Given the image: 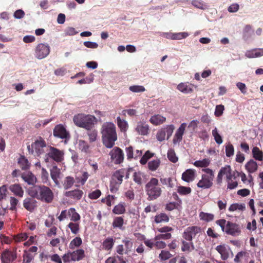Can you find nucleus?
I'll return each instance as SVG.
<instances>
[{
	"instance_id": "f257e3e1",
	"label": "nucleus",
	"mask_w": 263,
	"mask_h": 263,
	"mask_svg": "<svg viewBox=\"0 0 263 263\" xmlns=\"http://www.w3.org/2000/svg\"><path fill=\"white\" fill-rule=\"evenodd\" d=\"M102 141L107 148H111L117 140L116 125L111 122L104 123L101 127Z\"/></svg>"
},
{
	"instance_id": "f03ea898",
	"label": "nucleus",
	"mask_w": 263,
	"mask_h": 263,
	"mask_svg": "<svg viewBox=\"0 0 263 263\" xmlns=\"http://www.w3.org/2000/svg\"><path fill=\"white\" fill-rule=\"evenodd\" d=\"M28 193L32 197L36 198L46 202H50L53 197L51 190L44 185L33 186L29 189Z\"/></svg>"
},
{
	"instance_id": "7ed1b4c3",
	"label": "nucleus",
	"mask_w": 263,
	"mask_h": 263,
	"mask_svg": "<svg viewBox=\"0 0 263 263\" xmlns=\"http://www.w3.org/2000/svg\"><path fill=\"white\" fill-rule=\"evenodd\" d=\"M145 191L147 196V200H154L160 197L162 190L160 187L158 179L152 178L145 185Z\"/></svg>"
},
{
	"instance_id": "20e7f679",
	"label": "nucleus",
	"mask_w": 263,
	"mask_h": 263,
	"mask_svg": "<svg viewBox=\"0 0 263 263\" xmlns=\"http://www.w3.org/2000/svg\"><path fill=\"white\" fill-rule=\"evenodd\" d=\"M49 146H47L45 140L39 137L30 145L27 146V149L30 154L40 158H42L47 154Z\"/></svg>"
},
{
	"instance_id": "39448f33",
	"label": "nucleus",
	"mask_w": 263,
	"mask_h": 263,
	"mask_svg": "<svg viewBox=\"0 0 263 263\" xmlns=\"http://www.w3.org/2000/svg\"><path fill=\"white\" fill-rule=\"evenodd\" d=\"M96 120L94 116L82 113L76 115L73 118V121L76 125L86 130H90L93 127Z\"/></svg>"
},
{
	"instance_id": "423d86ee",
	"label": "nucleus",
	"mask_w": 263,
	"mask_h": 263,
	"mask_svg": "<svg viewBox=\"0 0 263 263\" xmlns=\"http://www.w3.org/2000/svg\"><path fill=\"white\" fill-rule=\"evenodd\" d=\"M64 153L55 147L49 146V151L43 157V161L45 163H49L55 161L57 163L62 162L64 160Z\"/></svg>"
},
{
	"instance_id": "0eeeda50",
	"label": "nucleus",
	"mask_w": 263,
	"mask_h": 263,
	"mask_svg": "<svg viewBox=\"0 0 263 263\" xmlns=\"http://www.w3.org/2000/svg\"><path fill=\"white\" fill-rule=\"evenodd\" d=\"M126 173L124 169L116 171L111 177L110 182L109 190L111 193H116L118 191L120 185L123 181V178Z\"/></svg>"
},
{
	"instance_id": "6e6552de",
	"label": "nucleus",
	"mask_w": 263,
	"mask_h": 263,
	"mask_svg": "<svg viewBox=\"0 0 263 263\" xmlns=\"http://www.w3.org/2000/svg\"><path fill=\"white\" fill-rule=\"evenodd\" d=\"M206 174L202 175L201 179L197 183L198 187L205 189L210 188L213 185V180L214 177L213 172L209 168L204 169Z\"/></svg>"
},
{
	"instance_id": "1a4fd4ad",
	"label": "nucleus",
	"mask_w": 263,
	"mask_h": 263,
	"mask_svg": "<svg viewBox=\"0 0 263 263\" xmlns=\"http://www.w3.org/2000/svg\"><path fill=\"white\" fill-rule=\"evenodd\" d=\"M201 229L197 226L187 227L183 234V237L188 241H191L197 235L201 233Z\"/></svg>"
},
{
	"instance_id": "9d476101",
	"label": "nucleus",
	"mask_w": 263,
	"mask_h": 263,
	"mask_svg": "<svg viewBox=\"0 0 263 263\" xmlns=\"http://www.w3.org/2000/svg\"><path fill=\"white\" fill-rule=\"evenodd\" d=\"M35 55L39 59H42L46 57L50 53V47L47 44H39L36 47Z\"/></svg>"
},
{
	"instance_id": "9b49d317",
	"label": "nucleus",
	"mask_w": 263,
	"mask_h": 263,
	"mask_svg": "<svg viewBox=\"0 0 263 263\" xmlns=\"http://www.w3.org/2000/svg\"><path fill=\"white\" fill-rule=\"evenodd\" d=\"M111 159L116 164L121 163L124 159V154L122 149L119 147L114 148L110 152Z\"/></svg>"
},
{
	"instance_id": "f8f14e48",
	"label": "nucleus",
	"mask_w": 263,
	"mask_h": 263,
	"mask_svg": "<svg viewBox=\"0 0 263 263\" xmlns=\"http://www.w3.org/2000/svg\"><path fill=\"white\" fill-rule=\"evenodd\" d=\"M53 135L55 137L65 139V140L70 138L69 133L62 124H59L55 126L53 131Z\"/></svg>"
},
{
	"instance_id": "ddd939ff",
	"label": "nucleus",
	"mask_w": 263,
	"mask_h": 263,
	"mask_svg": "<svg viewBox=\"0 0 263 263\" xmlns=\"http://www.w3.org/2000/svg\"><path fill=\"white\" fill-rule=\"evenodd\" d=\"M135 130L139 135L147 136L150 133L149 126L145 121H139L137 123Z\"/></svg>"
},
{
	"instance_id": "4468645a",
	"label": "nucleus",
	"mask_w": 263,
	"mask_h": 263,
	"mask_svg": "<svg viewBox=\"0 0 263 263\" xmlns=\"http://www.w3.org/2000/svg\"><path fill=\"white\" fill-rule=\"evenodd\" d=\"M225 232L228 234L235 236L240 233V229L238 224L228 221L226 224Z\"/></svg>"
},
{
	"instance_id": "2eb2a0df",
	"label": "nucleus",
	"mask_w": 263,
	"mask_h": 263,
	"mask_svg": "<svg viewBox=\"0 0 263 263\" xmlns=\"http://www.w3.org/2000/svg\"><path fill=\"white\" fill-rule=\"evenodd\" d=\"M216 250L220 254L222 260L227 259L232 253L229 247L225 245H221L216 247Z\"/></svg>"
},
{
	"instance_id": "dca6fc26",
	"label": "nucleus",
	"mask_w": 263,
	"mask_h": 263,
	"mask_svg": "<svg viewBox=\"0 0 263 263\" xmlns=\"http://www.w3.org/2000/svg\"><path fill=\"white\" fill-rule=\"evenodd\" d=\"M16 258V254L14 252L9 250L5 251L1 255L2 263H11Z\"/></svg>"
},
{
	"instance_id": "f3484780",
	"label": "nucleus",
	"mask_w": 263,
	"mask_h": 263,
	"mask_svg": "<svg viewBox=\"0 0 263 263\" xmlns=\"http://www.w3.org/2000/svg\"><path fill=\"white\" fill-rule=\"evenodd\" d=\"M186 124L185 123H182L178 129L177 130L173 138L174 144L179 143L182 140V136L184 133Z\"/></svg>"
},
{
	"instance_id": "a211bd4d",
	"label": "nucleus",
	"mask_w": 263,
	"mask_h": 263,
	"mask_svg": "<svg viewBox=\"0 0 263 263\" xmlns=\"http://www.w3.org/2000/svg\"><path fill=\"white\" fill-rule=\"evenodd\" d=\"M237 176H238V173H236ZM236 173L234 172H232L231 171L230 174L228 175L227 177V182H228V188L231 190L235 188L237 185V182L236 180Z\"/></svg>"
},
{
	"instance_id": "6ab92c4d",
	"label": "nucleus",
	"mask_w": 263,
	"mask_h": 263,
	"mask_svg": "<svg viewBox=\"0 0 263 263\" xmlns=\"http://www.w3.org/2000/svg\"><path fill=\"white\" fill-rule=\"evenodd\" d=\"M177 89L183 93H190L193 91V85L188 83H180L177 87Z\"/></svg>"
},
{
	"instance_id": "aec40b11",
	"label": "nucleus",
	"mask_w": 263,
	"mask_h": 263,
	"mask_svg": "<svg viewBox=\"0 0 263 263\" xmlns=\"http://www.w3.org/2000/svg\"><path fill=\"white\" fill-rule=\"evenodd\" d=\"M21 176L23 179L28 184L33 185L36 182V177L30 172L23 173Z\"/></svg>"
},
{
	"instance_id": "412c9836",
	"label": "nucleus",
	"mask_w": 263,
	"mask_h": 263,
	"mask_svg": "<svg viewBox=\"0 0 263 263\" xmlns=\"http://www.w3.org/2000/svg\"><path fill=\"white\" fill-rule=\"evenodd\" d=\"M36 201L33 198H27L24 200L23 206L28 211L32 212L36 207Z\"/></svg>"
},
{
	"instance_id": "4be33fe9",
	"label": "nucleus",
	"mask_w": 263,
	"mask_h": 263,
	"mask_svg": "<svg viewBox=\"0 0 263 263\" xmlns=\"http://www.w3.org/2000/svg\"><path fill=\"white\" fill-rule=\"evenodd\" d=\"M83 194V191L80 190H74L65 193L66 196L76 200H80L82 198Z\"/></svg>"
},
{
	"instance_id": "5701e85b",
	"label": "nucleus",
	"mask_w": 263,
	"mask_h": 263,
	"mask_svg": "<svg viewBox=\"0 0 263 263\" xmlns=\"http://www.w3.org/2000/svg\"><path fill=\"white\" fill-rule=\"evenodd\" d=\"M61 175L60 168H58L57 165L54 166L51 170V177L57 186L60 185L58 179L61 178Z\"/></svg>"
},
{
	"instance_id": "b1692460",
	"label": "nucleus",
	"mask_w": 263,
	"mask_h": 263,
	"mask_svg": "<svg viewBox=\"0 0 263 263\" xmlns=\"http://www.w3.org/2000/svg\"><path fill=\"white\" fill-rule=\"evenodd\" d=\"M195 177V171L192 169H188L184 172L182 175V179L187 182H189L193 181Z\"/></svg>"
},
{
	"instance_id": "393cba45",
	"label": "nucleus",
	"mask_w": 263,
	"mask_h": 263,
	"mask_svg": "<svg viewBox=\"0 0 263 263\" xmlns=\"http://www.w3.org/2000/svg\"><path fill=\"white\" fill-rule=\"evenodd\" d=\"M165 121L166 118L159 114L152 116L149 119V122L156 126L163 124Z\"/></svg>"
},
{
	"instance_id": "a878e982",
	"label": "nucleus",
	"mask_w": 263,
	"mask_h": 263,
	"mask_svg": "<svg viewBox=\"0 0 263 263\" xmlns=\"http://www.w3.org/2000/svg\"><path fill=\"white\" fill-rule=\"evenodd\" d=\"M84 256V251L83 249H78L71 252V260L79 261L82 259Z\"/></svg>"
},
{
	"instance_id": "bb28decb",
	"label": "nucleus",
	"mask_w": 263,
	"mask_h": 263,
	"mask_svg": "<svg viewBox=\"0 0 263 263\" xmlns=\"http://www.w3.org/2000/svg\"><path fill=\"white\" fill-rule=\"evenodd\" d=\"M68 218L71 221H78L80 219V215L76 212L74 208H71L67 210Z\"/></svg>"
},
{
	"instance_id": "cd10ccee",
	"label": "nucleus",
	"mask_w": 263,
	"mask_h": 263,
	"mask_svg": "<svg viewBox=\"0 0 263 263\" xmlns=\"http://www.w3.org/2000/svg\"><path fill=\"white\" fill-rule=\"evenodd\" d=\"M231 171H231L229 165L221 169V170L219 171L218 176H217V183H220L221 182L222 177L223 175H226V177L227 178L228 175L230 174L231 173Z\"/></svg>"
},
{
	"instance_id": "c85d7f7f",
	"label": "nucleus",
	"mask_w": 263,
	"mask_h": 263,
	"mask_svg": "<svg viewBox=\"0 0 263 263\" xmlns=\"http://www.w3.org/2000/svg\"><path fill=\"white\" fill-rule=\"evenodd\" d=\"M9 189L15 195L19 197H23L24 194V191L22 187L17 184L11 185L9 187Z\"/></svg>"
},
{
	"instance_id": "c756f323",
	"label": "nucleus",
	"mask_w": 263,
	"mask_h": 263,
	"mask_svg": "<svg viewBox=\"0 0 263 263\" xmlns=\"http://www.w3.org/2000/svg\"><path fill=\"white\" fill-rule=\"evenodd\" d=\"M115 240L111 237H108L106 238L102 243V249L107 251L111 250L115 243Z\"/></svg>"
},
{
	"instance_id": "7c9ffc66",
	"label": "nucleus",
	"mask_w": 263,
	"mask_h": 263,
	"mask_svg": "<svg viewBox=\"0 0 263 263\" xmlns=\"http://www.w3.org/2000/svg\"><path fill=\"white\" fill-rule=\"evenodd\" d=\"M67 227L70 230L71 233L74 235L77 234L80 231V224L78 221H71L67 225Z\"/></svg>"
},
{
	"instance_id": "2f4dec72",
	"label": "nucleus",
	"mask_w": 263,
	"mask_h": 263,
	"mask_svg": "<svg viewBox=\"0 0 263 263\" xmlns=\"http://www.w3.org/2000/svg\"><path fill=\"white\" fill-rule=\"evenodd\" d=\"M117 125L121 132H125L127 130L128 125L127 121L121 119L120 117L117 118Z\"/></svg>"
},
{
	"instance_id": "473e14b6",
	"label": "nucleus",
	"mask_w": 263,
	"mask_h": 263,
	"mask_svg": "<svg viewBox=\"0 0 263 263\" xmlns=\"http://www.w3.org/2000/svg\"><path fill=\"white\" fill-rule=\"evenodd\" d=\"M145 175L140 172H135L133 175V179L134 181L138 184H141L144 181Z\"/></svg>"
},
{
	"instance_id": "72a5a7b5",
	"label": "nucleus",
	"mask_w": 263,
	"mask_h": 263,
	"mask_svg": "<svg viewBox=\"0 0 263 263\" xmlns=\"http://www.w3.org/2000/svg\"><path fill=\"white\" fill-rule=\"evenodd\" d=\"M169 221L168 216L165 213H160L155 217V221L157 223L167 222Z\"/></svg>"
},
{
	"instance_id": "f704fd0d",
	"label": "nucleus",
	"mask_w": 263,
	"mask_h": 263,
	"mask_svg": "<svg viewBox=\"0 0 263 263\" xmlns=\"http://www.w3.org/2000/svg\"><path fill=\"white\" fill-rule=\"evenodd\" d=\"M192 4L195 7L201 10H205L208 8L206 4L201 0H193L192 2Z\"/></svg>"
},
{
	"instance_id": "c9c22d12",
	"label": "nucleus",
	"mask_w": 263,
	"mask_h": 263,
	"mask_svg": "<svg viewBox=\"0 0 263 263\" xmlns=\"http://www.w3.org/2000/svg\"><path fill=\"white\" fill-rule=\"evenodd\" d=\"M253 158L256 160L261 161L263 158V153L257 147H254L252 149Z\"/></svg>"
},
{
	"instance_id": "e433bc0d",
	"label": "nucleus",
	"mask_w": 263,
	"mask_h": 263,
	"mask_svg": "<svg viewBox=\"0 0 263 263\" xmlns=\"http://www.w3.org/2000/svg\"><path fill=\"white\" fill-rule=\"evenodd\" d=\"M246 206L245 204L242 203H233L230 205L229 210L231 212L238 210L239 211H243L245 210Z\"/></svg>"
},
{
	"instance_id": "4c0bfd02",
	"label": "nucleus",
	"mask_w": 263,
	"mask_h": 263,
	"mask_svg": "<svg viewBox=\"0 0 263 263\" xmlns=\"http://www.w3.org/2000/svg\"><path fill=\"white\" fill-rule=\"evenodd\" d=\"M82 243V240L79 237H76L72 239L69 243V247L71 249H73L75 248L79 247Z\"/></svg>"
},
{
	"instance_id": "58836bf2",
	"label": "nucleus",
	"mask_w": 263,
	"mask_h": 263,
	"mask_svg": "<svg viewBox=\"0 0 263 263\" xmlns=\"http://www.w3.org/2000/svg\"><path fill=\"white\" fill-rule=\"evenodd\" d=\"M191 189L190 187L183 186H179L177 187V191L180 195H187L191 193Z\"/></svg>"
},
{
	"instance_id": "ea45409f",
	"label": "nucleus",
	"mask_w": 263,
	"mask_h": 263,
	"mask_svg": "<svg viewBox=\"0 0 263 263\" xmlns=\"http://www.w3.org/2000/svg\"><path fill=\"white\" fill-rule=\"evenodd\" d=\"M74 182L73 178L70 176L66 177L64 181L63 186L65 189H68L73 185Z\"/></svg>"
},
{
	"instance_id": "a19ab883",
	"label": "nucleus",
	"mask_w": 263,
	"mask_h": 263,
	"mask_svg": "<svg viewBox=\"0 0 263 263\" xmlns=\"http://www.w3.org/2000/svg\"><path fill=\"white\" fill-rule=\"evenodd\" d=\"M173 255L168 251L162 250L159 255V258L162 261H165L171 258Z\"/></svg>"
},
{
	"instance_id": "79ce46f5",
	"label": "nucleus",
	"mask_w": 263,
	"mask_h": 263,
	"mask_svg": "<svg viewBox=\"0 0 263 263\" xmlns=\"http://www.w3.org/2000/svg\"><path fill=\"white\" fill-rule=\"evenodd\" d=\"M122 242L124 243L125 246V254H127L128 252H130L132 249L133 248V243L132 241L130 239L125 238L122 240Z\"/></svg>"
},
{
	"instance_id": "37998d69",
	"label": "nucleus",
	"mask_w": 263,
	"mask_h": 263,
	"mask_svg": "<svg viewBox=\"0 0 263 263\" xmlns=\"http://www.w3.org/2000/svg\"><path fill=\"white\" fill-rule=\"evenodd\" d=\"M154 155V153H151L149 151H146L140 160L141 164H145L148 160L151 158Z\"/></svg>"
},
{
	"instance_id": "c03bdc74",
	"label": "nucleus",
	"mask_w": 263,
	"mask_h": 263,
	"mask_svg": "<svg viewBox=\"0 0 263 263\" xmlns=\"http://www.w3.org/2000/svg\"><path fill=\"white\" fill-rule=\"evenodd\" d=\"M199 217L201 220L210 221L213 219L214 215L211 213H207L202 212L199 214Z\"/></svg>"
},
{
	"instance_id": "a18cd8bd",
	"label": "nucleus",
	"mask_w": 263,
	"mask_h": 263,
	"mask_svg": "<svg viewBox=\"0 0 263 263\" xmlns=\"http://www.w3.org/2000/svg\"><path fill=\"white\" fill-rule=\"evenodd\" d=\"M124 223V220L121 217H116L112 222L114 228H119L121 229Z\"/></svg>"
},
{
	"instance_id": "49530a36",
	"label": "nucleus",
	"mask_w": 263,
	"mask_h": 263,
	"mask_svg": "<svg viewBox=\"0 0 263 263\" xmlns=\"http://www.w3.org/2000/svg\"><path fill=\"white\" fill-rule=\"evenodd\" d=\"M112 211L116 214H122L125 212V208L123 204H118L114 207Z\"/></svg>"
},
{
	"instance_id": "de8ad7c7",
	"label": "nucleus",
	"mask_w": 263,
	"mask_h": 263,
	"mask_svg": "<svg viewBox=\"0 0 263 263\" xmlns=\"http://www.w3.org/2000/svg\"><path fill=\"white\" fill-rule=\"evenodd\" d=\"M194 249L193 243H189L185 241H182L181 250L183 252H190Z\"/></svg>"
},
{
	"instance_id": "09e8293b",
	"label": "nucleus",
	"mask_w": 263,
	"mask_h": 263,
	"mask_svg": "<svg viewBox=\"0 0 263 263\" xmlns=\"http://www.w3.org/2000/svg\"><path fill=\"white\" fill-rule=\"evenodd\" d=\"M160 181L162 184L166 185L170 188H173L174 186L172 179L170 177L164 178H161Z\"/></svg>"
},
{
	"instance_id": "8fccbe9b",
	"label": "nucleus",
	"mask_w": 263,
	"mask_h": 263,
	"mask_svg": "<svg viewBox=\"0 0 263 263\" xmlns=\"http://www.w3.org/2000/svg\"><path fill=\"white\" fill-rule=\"evenodd\" d=\"M115 197L114 195H108L105 198L102 199V202L105 203L108 206L114 203Z\"/></svg>"
},
{
	"instance_id": "3c124183",
	"label": "nucleus",
	"mask_w": 263,
	"mask_h": 263,
	"mask_svg": "<svg viewBox=\"0 0 263 263\" xmlns=\"http://www.w3.org/2000/svg\"><path fill=\"white\" fill-rule=\"evenodd\" d=\"M129 89L133 92H141L145 91L144 86L141 85H133L129 87Z\"/></svg>"
},
{
	"instance_id": "603ef678",
	"label": "nucleus",
	"mask_w": 263,
	"mask_h": 263,
	"mask_svg": "<svg viewBox=\"0 0 263 263\" xmlns=\"http://www.w3.org/2000/svg\"><path fill=\"white\" fill-rule=\"evenodd\" d=\"M212 135L214 137V139L216 142L217 144H220L222 143V138L221 136L218 134L216 128H215L214 129L212 130Z\"/></svg>"
},
{
	"instance_id": "864d4df0",
	"label": "nucleus",
	"mask_w": 263,
	"mask_h": 263,
	"mask_svg": "<svg viewBox=\"0 0 263 263\" xmlns=\"http://www.w3.org/2000/svg\"><path fill=\"white\" fill-rule=\"evenodd\" d=\"M234 149L233 145L229 143L226 146V155L227 157H230L234 155Z\"/></svg>"
},
{
	"instance_id": "5fc2aeb1",
	"label": "nucleus",
	"mask_w": 263,
	"mask_h": 263,
	"mask_svg": "<svg viewBox=\"0 0 263 263\" xmlns=\"http://www.w3.org/2000/svg\"><path fill=\"white\" fill-rule=\"evenodd\" d=\"M167 157L173 163H176L178 161V157L176 156L175 152L173 150H170L168 151Z\"/></svg>"
},
{
	"instance_id": "6e6d98bb",
	"label": "nucleus",
	"mask_w": 263,
	"mask_h": 263,
	"mask_svg": "<svg viewBox=\"0 0 263 263\" xmlns=\"http://www.w3.org/2000/svg\"><path fill=\"white\" fill-rule=\"evenodd\" d=\"M166 136L165 129H163V128L161 129L160 130H159L157 133L156 135V138L159 141H163L165 140Z\"/></svg>"
},
{
	"instance_id": "4d7b16f0",
	"label": "nucleus",
	"mask_w": 263,
	"mask_h": 263,
	"mask_svg": "<svg viewBox=\"0 0 263 263\" xmlns=\"http://www.w3.org/2000/svg\"><path fill=\"white\" fill-rule=\"evenodd\" d=\"M173 36V40H179L187 37L189 34L187 32L174 33Z\"/></svg>"
},
{
	"instance_id": "13d9d810",
	"label": "nucleus",
	"mask_w": 263,
	"mask_h": 263,
	"mask_svg": "<svg viewBox=\"0 0 263 263\" xmlns=\"http://www.w3.org/2000/svg\"><path fill=\"white\" fill-rule=\"evenodd\" d=\"M23 263H30L33 258V256L26 251L23 254Z\"/></svg>"
},
{
	"instance_id": "bf43d9fd",
	"label": "nucleus",
	"mask_w": 263,
	"mask_h": 263,
	"mask_svg": "<svg viewBox=\"0 0 263 263\" xmlns=\"http://www.w3.org/2000/svg\"><path fill=\"white\" fill-rule=\"evenodd\" d=\"M88 136L90 142L96 141L97 137V131L96 130H88Z\"/></svg>"
},
{
	"instance_id": "052dcab7",
	"label": "nucleus",
	"mask_w": 263,
	"mask_h": 263,
	"mask_svg": "<svg viewBox=\"0 0 263 263\" xmlns=\"http://www.w3.org/2000/svg\"><path fill=\"white\" fill-rule=\"evenodd\" d=\"M175 127L173 125H169L163 129H165V134L167 135V139H168L172 135Z\"/></svg>"
},
{
	"instance_id": "680f3d73",
	"label": "nucleus",
	"mask_w": 263,
	"mask_h": 263,
	"mask_svg": "<svg viewBox=\"0 0 263 263\" xmlns=\"http://www.w3.org/2000/svg\"><path fill=\"white\" fill-rule=\"evenodd\" d=\"M224 109V107L223 105H217L216 106L215 115L216 117L221 116L223 114V111Z\"/></svg>"
},
{
	"instance_id": "e2e57ef3",
	"label": "nucleus",
	"mask_w": 263,
	"mask_h": 263,
	"mask_svg": "<svg viewBox=\"0 0 263 263\" xmlns=\"http://www.w3.org/2000/svg\"><path fill=\"white\" fill-rule=\"evenodd\" d=\"M172 237L171 233H167L165 234H159L155 237V240L168 239Z\"/></svg>"
},
{
	"instance_id": "0e129e2a",
	"label": "nucleus",
	"mask_w": 263,
	"mask_h": 263,
	"mask_svg": "<svg viewBox=\"0 0 263 263\" xmlns=\"http://www.w3.org/2000/svg\"><path fill=\"white\" fill-rule=\"evenodd\" d=\"M155 247L158 249H164L166 247V244L161 240H155Z\"/></svg>"
},
{
	"instance_id": "69168bd1",
	"label": "nucleus",
	"mask_w": 263,
	"mask_h": 263,
	"mask_svg": "<svg viewBox=\"0 0 263 263\" xmlns=\"http://www.w3.org/2000/svg\"><path fill=\"white\" fill-rule=\"evenodd\" d=\"M101 194V192L99 190H96L89 194V197L92 199H96L98 198Z\"/></svg>"
},
{
	"instance_id": "338daca9",
	"label": "nucleus",
	"mask_w": 263,
	"mask_h": 263,
	"mask_svg": "<svg viewBox=\"0 0 263 263\" xmlns=\"http://www.w3.org/2000/svg\"><path fill=\"white\" fill-rule=\"evenodd\" d=\"M84 45L87 48L95 49L98 47V44L96 42L86 41L84 42Z\"/></svg>"
},
{
	"instance_id": "774afa93",
	"label": "nucleus",
	"mask_w": 263,
	"mask_h": 263,
	"mask_svg": "<svg viewBox=\"0 0 263 263\" xmlns=\"http://www.w3.org/2000/svg\"><path fill=\"white\" fill-rule=\"evenodd\" d=\"M246 254V252L241 251L238 252L234 258V261L236 263L239 262Z\"/></svg>"
}]
</instances>
